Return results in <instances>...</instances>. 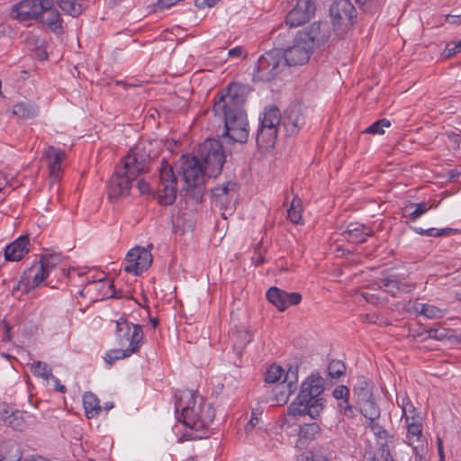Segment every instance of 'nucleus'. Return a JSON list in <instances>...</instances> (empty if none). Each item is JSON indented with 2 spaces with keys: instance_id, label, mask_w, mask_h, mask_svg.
Listing matches in <instances>:
<instances>
[{
  "instance_id": "f8f14e48",
  "label": "nucleus",
  "mask_w": 461,
  "mask_h": 461,
  "mask_svg": "<svg viewBox=\"0 0 461 461\" xmlns=\"http://www.w3.org/2000/svg\"><path fill=\"white\" fill-rule=\"evenodd\" d=\"M206 150L201 151V160L206 174L209 177L219 176L222 170V167L226 162V154L223 146H204Z\"/></svg>"
},
{
  "instance_id": "9b49d317",
  "label": "nucleus",
  "mask_w": 461,
  "mask_h": 461,
  "mask_svg": "<svg viewBox=\"0 0 461 461\" xmlns=\"http://www.w3.org/2000/svg\"><path fill=\"white\" fill-rule=\"evenodd\" d=\"M152 248L153 245L149 244L148 248L138 246L131 249L126 256V266L124 267V270L135 276H138L141 272L147 270L153 261V257L150 253V249Z\"/></svg>"
},
{
  "instance_id": "dca6fc26",
  "label": "nucleus",
  "mask_w": 461,
  "mask_h": 461,
  "mask_svg": "<svg viewBox=\"0 0 461 461\" xmlns=\"http://www.w3.org/2000/svg\"><path fill=\"white\" fill-rule=\"evenodd\" d=\"M115 324H116L115 336H116V339L120 345H125L126 343H129L128 348H132L133 334L135 335L136 332H138V333L140 332V338L138 341V351H139L143 343V339H144L141 326L135 325V324L130 322L124 317H121L119 320H117L115 321Z\"/></svg>"
},
{
  "instance_id": "052dcab7",
  "label": "nucleus",
  "mask_w": 461,
  "mask_h": 461,
  "mask_svg": "<svg viewBox=\"0 0 461 461\" xmlns=\"http://www.w3.org/2000/svg\"><path fill=\"white\" fill-rule=\"evenodd\" d=\"M220 0H195L194 5L198 9H203L205 7L214 6Z\"/></svg>"
},
{
  "instance_id": "de8ad7c7",
  "label": "nucleus",
  "mask_w": 461,
  "mask_h": 461,
  "mask_svg": "<svg viewBox=\"0 0 461 461\" xmlns=\"http://www.w3.org/2000/svg\"><path fill=\"white\" fill-rule=\"evenodd\" d=\"M391 122L388 119H380L375 122H373L370 126H368L362 133H369V134H384V128L390 127Z\"/></svg>"
},
{
  "instance_id": "6e6d98bb",
  "label": "nucleus",
  "mask_w": 461,
  "mask_h": 461,
  "mask_svg": "<svg viewBox=\"0 0 461 461\" xmlns=\"http://www.w3.org/2000/svg\"><path fill=\"white\" fill-rule=\"evenodd\" d=\"M368 426L370 427V429H372V431L374 432V434L375 436H377L381 438H384L386 437V435H387L386 430L381 425H379V423L377 422V420H369Z\"/></svg>"
},
{
  "instance_id": "72a5a7b5",
  "label": "nucleus",
  "mask_w": 461,
  "mask_h": 461,
  "mask_svg": "<svg viewBox=\"0 0 461 461\" xmlns=\"http://www.w3.org/2000/svg\"><path fill=\"white\" fill-rule=\"evenodd\" d=\"M93 287H95V289L104 290L101 300L104 297L105 298L119 297L117 295V294L113 291V284L112 282L104 281V280H99L97 282H93V283L89 284L87 287H86L84 290L80 291V295L83 296L85 291H86L87 293L90 292Z\"/></svg>"
},
{
  "instance_id": "774afa93",
  "label": "nucleus",
  "mask_w": 461,
  "mask_h": 461,
  "mask_svg": "<svg viewBox=\"0 0 461 461\" xmlns=\"http://www.w3.org/2000/svg\"><path fill=\"white\" fill-rule=\"evenodd\" d=\"M382 456L384 461H394L389 450L383 449Z\"/></svg>"
},
{
  "instance_id": "423d86ee",
  "label": "nucleus",
  "mask_w": 461,
  "mask_h": 461,
  "mask_svg": "<svg viewBox=\"0 0 461 461\" xmlns=\"http://www.w3.org/2000/svg\"><path fill=\"white\" fill-rule=\"evenodd\" d=\"M333 29L340 37L352 30L357 22V12L349 0H337L330 7Z\"/></svg>"
},
{
  "instance_id": "b1692460",
  "label": "nucleus",
  "mask_w": 461,
  "mask_h": 461,
  "mask_svg": "<svg viewBox=\"0 0 461 461\" xmlns=\"http://www.w3.org/2000/svg\"><path fill=\"white\" fill-rule=\"evenodd\" d=\"M346 239L353 243H361L366 241V237L372 236L373 231L367 226L358 222H351L348 225L344 232Z\"/></svg>"
},
{
  "instance_id": "13d9d810",
  "label": "nucleus",
  "mask_w": 461,
  "mask_h": 461,
  "mask_svg": "<svg viewBox=\"0 0 461 461\" xmlns=\"http://www.w3.org/2000/svg\"><path fill=\"white\" fill-rule=\"evenodd\" d=\"M136 181V186L140 194H148L150 191L149 184L146 182L143 178H138Z\"/></svg>"
},
{
  "instance_id": "20e7f679",
  "label": "nucleus",
  "mask_w": 461,
  "mask_h": 461,
  "mask_svg": "<svg viewBox=\"0 0 461 461\" xmlns=\"http://www.w3.org/2000/svg\"><path fill=\"white\" fill-rule=\"evenodd\" d=\"M151 162L144 147L133 146L124 157L122 166L118 167L108 185L110 198H121L130 194L132 183L140 174L149 170Z\"/></svg>"
},
{
  "instance_id": "e433bc0d",
  "label": "nucleus",
  "mask_w": 461,
  "mask_h": 461,
  "mask_svg": "<svg viewBox=\"0 0 461 461\" xmlns=\"http://www.w3.org/2000/svg\"><path fill=\"white\" fill-rule=\"evenodd\" d=\"M359 405L361 413L365 416V418L368 420H378L380 417V409L378 405L375 403V400H369L367 402H362Z\"/></svg>"
},
{
  "instance_id": "6e6552de",
  "label": "nucleus",
  "mask_w": 461,
  "mask_h": 461,
  "mask_svg": "<svg viewBox=\"0 0 461 461\" xmlns=\"http://www.w3.org/2000/svg\"><path fill=\"white\" fill-rule=\"evenodd\" d=\"M177 192V180L173 168L162 160L156 189L158 202L162 205H171L176 201Z\"/></svg>"
},
{
  "instance_id": "1a4fd4ad",
  "label": "nucleus",
  "mask_w": 461,
  "mask_h": 461,
  "mask_svg": "<svg viewBox=\"0 0 461 461\" xmlns=\"http://www.w3.org/2000/svg\"><path fill=\"white\" fill-rule=\"evenodd\" d=\"M300 41H305L313 51L326 46L330 37V28L327 22H314L297 32Z\"/></svg>"
},
{
  "instance_id": "ddd939ff",
  "label": "nucleus",
  "mask_w": 461,
  "mask_h": 461,
  "mask_svg": "<svg viewBox=\"0 0 461 461\" xmlns=\"http://www.w3.org/2000/svg\"><path fill=\"white\" fill-rule=\"evenodd\" d=\"M215 204L224 210L221 213L224 219L231 215L236 204L237 185L233 182H227L212 190Z\"/></svg>"
},
{
  "instance_id": "473e14b6",
  "label": "nucleus",
  "mask_w": 461,
  "mask_h": 461,
  "mask_svg": "<svg viewBox=\"0 0 461 461\" xmlns=\"http://www.w3.org/2000/svg\"><path fill=\"white\" fill-rule=\"evenodd\" d=\"M413 309L416 312L425 316L428 319H441L445 315V311L434 305L415 303Z\"/></svg>"
},
{
  "instance_id": "a18cd8bd",
  "label": "nucleus",
  "mask_w": 461,
  "mask_h": 461,
  "mask_svg": "<svg viewBox=\"0 0 461 461\" xmlns=\"http://www.w3.org/2000/svg\"><path fill=\"white\" fill-rule=\"evenodd\" d=\"M302 203L297 197H294L292 201L291 206L287 211L288 218L293 223L298 224L302 220L301 215Z\"/></svg>"
},
{
  "instance_id": "49530a36",
  "label": "nucleus",
  "mask_w": 461,
  "mask_h": 461,
  "mask_svg": "<svg viewBox=\"0 0 461 461\" xmlns=\"http://www.w3.org/2000/svg\"><path fill=\"white\" fill-rule=\"evenodd\" d=\"M432 207L433 205L428 207L426 203H411L405 208V212L409 213V217L415 221Z\"/></svg>"
},
{
  "instance_id": "7ed1b4c3",
  "label": "nucleus",
  "mask_w": 461,
  "mask_h": 461,
  "mask_svg": "<svg viewBox=\"0 0 461 461\" xmlns=\"http://www.w3.org/2000/svg\"><path fill=\"white\" fill-rule=\"evenodd\" d=\"M176 411H180L179 420L192 429L191 432H185L178 441H187L203 438V436L198 432L207 428L213 420L214 411L210 403L203 397L194 394L192 392H185L176 403Z\"/></svg>"
},
{
  "instance_id": "37998d69",
  "label": "nucleus",
  "mask_w": 461,
  "mask_h": 461,
  "mask_svg": "<svg viewBox=\"0 0 461 461\" xmlns=\"http://www.w3.org/2000/svg\"><path fill=\"white\" fill-rule=\"evenodd\" d=\"M294 393V390H292L289 387H286V385L283 383H280L276 384L274 388V393L276 396V404H283L287 402L289 396Z\"/></svg>"
},
{
  "instance_id": "c756f323",
  "label": "nucleus",
  "mask_w": 461,
  "mask_h": 461,
  "mask_svg": "<svg viewBox=\"0 0 461 461\" xmlns=\"http://www.w3.org/2000/svg\"><path fill=\"white\" fill-rule=\"evenodd\" d=\"M379 288H384L385 292L396 296L398 293L406 292L408 285L401 283L394 276L382 278L378 284Z\"/></svg>"
},
{
  "instance_id": "aec40b11",
  "label": "nucleus",
  "mask_w": 461,
  "mask_h": 461,
  "mask_svg": "<svg viewBox=\"0 0 461 461\" xmlns=\"http://www.w3.org/2000/svg\"><path fill=\"white\" fill-rule=\"evenodd\" d=\"M55 5L50 0H45L44 13H42L38 22L47 26L55 34L60 35L64 32L63 19L59 11L54 6Z\"/></svg>"
},
{
  "instance_id": "39448f33",
  "label": "nucleus",
  "mask_w": 461,
  "mask_h": 461,
  "mask_svg": "<svg viewBox=\"0 0 461 461\" xmlns=\"http://www.w3.org/2000/svg\"><path fill=\"white\" fill-rule=\"evenodd\" d=\"M180 171L185 184V195L196 203L202 202L207 174L201 160L196 157L183 155L180 158Z\"/></svg>"
},
{
  "instance_id": "c9c22d12",
  "label": "nucleus",
  "mask_w": 461,
  "mask_h": 461,
  "mask_svg": "<svg viewBox=\"0 0 461 461\" xmlns=\"http://www.w3.org/2000/svg\"><path fill=\"white\" fill-rule=\"evenodd\" d=\"M278 129L277 128H265L258 126L256 141L257 144L266 143V144H275L277 139Z\"/></svg>"
},
{
  "instance_id": "6ab92c4d",
  "label": "nucleus",
  "mask_w": 461,
  "mask_h": 461,
  "mask_svg": "<svg viewBox=\"0 0 461 461\" xmlns=\"http://www.w3.org/2000/svg\"><path fill=\"white\" fill-rule=\"evenodd\" d=\"M422 420H410L404 422L407 428V438L410 445H413V452L415 453V460L421 461L426 452L422 440Z\"/></svg>"
},
{
  "instance_id": "4d7b16f0",
  "label": "nucleus",
  "mask_w": 461,
  "mask_h": 461,
  "mask_svg": "<svg viewBox=\"0 0 461 461\" xmlns=\"http://www.w3.org/2000/svg\"><path fill=\"white\" fill-rule=\"evenodd\" d=\"M428 337L438 340H443L447 338L446 330L444 329H429L427 330Z\"/></svg>"
},
{
  "instance_id": "cd10ccee",
  "label": "nucleus",
  "mask_w": 461,
  "mask_h": 461,
  "mask_svg": "<svg viewBox=\"0 0 461 461\" xmlns=\"http://www.w3.org/2000/svg\"><path fill=\"white\" fill-rule=\"evenodd\" d=\"M397 403L402 411V418L404 419V422H409L410 420H422L421 416L417 412L416 408L407 395H403L401 398H398Z\"/></svg>"
},
{
  "instance_id": "69168bd1",
  "label": "nucleus",
  "mask_w": 461,
  "mask_h": 461,
  "mask_svg": "<svg viewBox=\"0 0 461 461\" xmlns=\"http://www.w3.org/2000/svg\"><path fill=\"white\" fill-rule=\"evenodd\" d=\"M51 378H52V380H53V382H54V384H55L56 389H57L59 392L62 393H66V391H67L66 386H65V385H63V384H60V382H59V380L58 378L53 377V376H52Z\"/></svg>"
},
{
  "instance_id": "338daca9",
  "label": "nucleus",
  "mask_w": 461,
  "mask_h": 461,
  "mask_svg": "<svg viewBox=\"0 0 461 461\" xmlns=\"http://www.w3.org/2000/svg\"><path fill=\"white\" fill-rule=\"evenodd\" d=\"M312 461H330V460L322 453H316L312 457Z\"/></svg>"
},
{
  "instance_id": "c85d7f7f",
  "label": "nucleus",
  "mask_w": 461,
  "mask_h": 461,
  "mask_svg": "<svg viewBox=\"0 0 461 461\" xmlns=\"http://www.w3.org/2000/svg\"><path fill=\"white\" fill-rule=\"evenodd\" d=\"M281 122L280 111L276 106L267 108L264 113L263 118L259 120V126L271 128H277Z\"/></svg>"
},
{
  "instance_id": "2eb2a0df",
  "label": "nucleus",
  "mask_w": 461,
  "mask_h": 461,
  "mask_svg": "<svg viewBox=\"0 0 461 461\" xmlns=\"http://www.w3.org/2000/svg\"><path fill=\"white\" fill-rule=\"evenodd\" d=\"M315 12V0H297L295 6L286 14L285 23L291 28L299 27L308 23Z\"/></svg>"
},
{
  "instance_id": "f257e3e1",
  "label": "nucleus",
  "mask_w": 461,
  "mask_h": 461,
  "mask_svg": "<svg viewBox=\"0 0 461 461\" xmlns=\"http://www.w3.org/2000/svg\"><path fill=\"white\" fill-rule=\"evenodd\" d=\"M250 89L248 85L230 83L223 88L214 101L213 112L223 117L221 134L207 137L203 144H246L249 137V122L244 108Z\"/></svg>"
},
{
  "instance_id": "c03bdc74",
  "label": "nucleus",
  "mask_w": 461,
  "mask_h": 461,
  "mask_svg": "<svg viewBox=\"0 0 461 461\" xmlns=\"http://www.w3.org/2000/svg\"><path fill=\"white\" fill-rule=\"evenodd\" d=\"M231 339L236 348H242L252 340L251 334L246 330H235L231 332Z\"/></svg>"
},
{
  "instance_id": "58836bf2",
  "label": "nucleus",
  "mask_w": 461,
  "mask_h": 461,
  "mask_svg": "<svg viewBox=\"0 0 461 461\" xmlns=\"http://www.w3.org/2000/svg\"><path fill=\"white\" fill-rule=\"evenodd\" d=\"M48 273L40 263L32 265L27 272L28 279H32L34 286L41 285L48 276Z\"/></svg>"
},
{
  "instance_id": "8fccbe9b",
  "label": "nucleus",
  "mask_w": 461,
  "mask_h": 461,
  "mask_svg": "<svg viewBox=\"0 0 461 461\" xmlns=\"http://www.w3.org/2000/svg\"><path fill=\"white\" fill-rule=\"evenodd\" d=\"M329 375L331 378H339L346 372V366L340 360H332L328 367Z\"/></svg>"
},
{
  "instance_id": "0eeeda50",
  "label": "nucleus",
  "mask_w": 461,
  "mask_h": 461,
  "mask_svg": "<svg viewBox=\"0 0 461 461\" xmlns=\"http://www.w3.org/2000/svg\"><path fill=\"white\" fill-rule=\"evenodd\" d=\"M282 57V50H273L264 53L257 62L253 79L255 81H271L285 67V62Z\"/></svg>"
},
{
  "instance_id": "bb28decb",
  "label": "nucleus",
  "mask_w": 461,
  "mask_h": 461,
  "mask_svg": "<svg viewBox=\"0 0 461 461\" xmlns=\"http://www.w3.org/2000/svg\"><path fill=\"white\" fill-rule=\"evenodd\" d=\"M39 112V107L30 101L20 102L13 107V113L21 119H33Z\"/></svg>"
},
{
  "instance_id": "a19ab883",
  "label": "nucleus",
  "mask_w": 461,
  "mask_h": 461,
  "mask_svg": "<svg viewBox=\"0 0 461 461\" xmlns=\"http://www.w3.org/2000/svg\"><path fill=\"white\" fill-rule=\"evenodd\" d=\"M333 396L341 400L342 402L339 404L340 410L344 409V414H348V411H351V406L348 404V397L349 394V390L345 385H339L333 390Z\"/></svg>"
},
{
  "instance_id": "680f3d73",
  "label": "nucleus",
  "mask_w": 461,
  "mask_h": 461,
  "mask_svg": "<svg viewBox=\"0 0 461 461\" xmlns=\"http://www.w3.org/2000/svg\"><path fill=\"white\" fill-rule=\"evenodd\" d=\"M259 422V419L257 417L255 413H252L250 420L247 423L245 427L246 432H250Z\"/></svg>"
},
{
  "instance_id": "f704fd0d",
  "label": "nucleus",
  "mask_w": 461,
  "mask_h": 461,
  "mask_svg": "<svg viewBox=\"0 0 461 461\" xmlns=\"http://www.w3.org/2000/svg\"><path fill=\"white\" fill-rule=\"evenodd\" d=\"M354 393L358 404L374 399L370 384L365 379H361L357 382L354 387Z\"/></svg>"
},
{
  "instance_id": "4468645a",
  "label": "nucleus",
  "mask_w": 461,
  "mask_h": 461,
  "mask_svg": "<svg viewBox=\"0 0 461 461\" xmlns=\"http://www.w3.org/2000/svg\"><path fill=\"white\" fill-rule=\"evenodd\" d=\"M313 50L306 45L305 41H300L299 35H295L294 43L286 50H282V57L285 62V66H302L306 64Z\"/></svg>"
},
{
  "instance_id": "0e129e2a",
  "label": "nucleus",
  "mask_w": 461,
  "mask_h": 461,
  "mask_svg": "<svg viewBox=\"0 0 461 461\" xmlns=\"http://www.w3.org/2000/svg\"><path fill=\"white\" fill-rule=\"evenodd\" d=\"M446 21L451 24H461V15H447Z\"/></svg>"
},
{
  "instance_id": "a878e982",
  "label": "nucleus",
  "mask_w": 461,
  "mask_h": 461,
  "mask_svg": "<svg viewBox=\"0 0 461 461\" xmlns=\"http://www.w3.org/2000/svg\"><path fill=\"white\" fill-rule=\"evenodd\" d=\"M23 456L20 446L7 440L0 443V461H21Z\"/></svg>"
},
{
  "instance_id": "603ef678",
  "label": "nucleus",
  "mask_w": 461,
  "mask_h": 461,
  "mask_svg": "<svg viewBox=\"0 0 461 461\" xmlns=\"http://www.w3.org/2000/svg\"><path fill=\"white\" fill-rule=\"evenodd\" d=\"M297 381H298V368L297 366L294 367L291 366L287 370L285 380L283 381V384L286 385V387L291 388L292 390L295 391L297 388Z\"/></svg>"
},
{
  "instance_id": "5701e85b",
  "label": "nucleus",
  "mask_w": 461,
  "mask_h": 461,
  "mask_svg": "<svg viewBox=\"0 0 461 461\" xmlns=\"http://www.w3.org/2000/svg\"><path fill=\"white\" fill-rule=\"evenodd\" d=\"M30 240L27 236H21L6 246L5 258L8 261H19L29 252Z\"/></svg>"
},
{
  "instance_id": "9d476101",
  "label": "nucleus",
  "mask_w": 461,
  "mask_h": 461,
  "mask_svg": "<svg viewBox=\"0 0 461 461\" xmlns=\"http://www.w3.org/2000/svg\"><path fill=\"white\" fill-rule=\"evenodd\" d=\"M45 0H22L12 5L10 17L19 22L38 21L44 13Z\"/></svg>"
},
{
  "instance_id": "4be33fe9",
  "label": "nucleus",
  "mask_w": 461,
  "mask_h": 461,
  "mask_svg": "<svg viewBox=\"0 0 461 461\" xmlns=\"http://www.w3.org/2000/svg\"><path fill=\"white\" fill-rule=\"evenodd\" d=\"M65 158L66 153L60 149H56L54 146H49L46 149L44 152V158L47 161L50 176L52 179L50 186H53L54 182L59 179L62 169V161Z\"/></svg>"
},
{
  "instance_id": "7c9ffc66",
  "label": "nucleus",
  "mask_w": 461,
  "mask_h": 461,
  "mask_svg": "<svg viewBox=\"0 0 461 461\" xmlns=\"http://www.w3.org/2000/svg\"><path fill=\"white\" fill-rule=\"evenodd\" d=\"M54 2L66 14L72 17L79 16L82 12L80 0H50Z\"/></svg>"
},
{
  "instance_id": "f03ea898",
  "label": "nucleus",
  "mask_w": 461,
  "mask_h": 461,
  "mask_svg": "<svg viewBox=\"0 0 461 461\" xmlns=\"http://www.w3.org/2000/svg\"><path fill=\"white\" fill-rule=\"evenodd\" d=\"M323 390L324 380L317 374H312L303 382L299 394L287 408V413L281 424L283 432L289 436L298 435L300 418L308 415L316 419L320 415L325 403L321 396Z\"/></svg>"
},
{
  "instance_id": "3c124183",
  "label": "nucleus",
  "mask_w": 461,
  "mask_h": 461,
  "mask_svg": "<svg viewBox=\"0 0 461 461\" xmlns=\"http://www.w3.org/2000/svg\"><path fill=\"white\" fill-rule=\"evenodd\" d=\"M59 262L60 257L59 255L50 254L41 257L39 263L49 274Z\"/></svg>"
},
{
  "instance_id": "bf43d9fd",
  "label": "nucleus",
  "mask_w": 461,
  "mask_h": 461,
  "mask_svg": "<svg viewBox=\"0 0 461 461\" xmlns=\"http://www.w3.org/2000/svg\"><path fill=\"white\" fill-rule=\"evenodd\" d=\"M0 328H2L4 332L2 340L10 341L12 339L11 326L8 323L5 322L4 321H1Z\"/></svg>"
},
{
  "instance_id": "864d4df0",
  "label": "nucleus",
  "mask_w": 461,
  "mask_h": 461,
  "mask_svg": "<svg viewBox=\"0 0 461 461\" xmlns=\"http://www.w3.org/2000/svg\"><path fill=\"white\" fill-rule=\"evenodd\" d=\"M461 51V41H452L446 45L444 50V56L447 59L454 57L456 53Z\"/></svg>"
},
{
  "instance_id": "4c0bfd02",
  "label": "nucleus",
  "mask_w": 461,
  "mask_h": 461,
  "mask_svg": "<svg viewBox=\"0 0 461 461\" xmlns=\"http://www.w3.org/2000/svg\"><path fill=\"white\" fill-rule=\"evenodd\" d=\"M363 13L374 15L379 13L385 0H356Z\"/></svg>"
},
{
  "instance_id": "393cba45",
  "label": "nucleus",
  "mask_w": 461,
  "mask_h": 461,
  "mask_svg": "<svg viewBox=\"0 0 461 461\" xmlns=\"http://www.w3.org/2000/svg\"><path fill=\"white\" fill-rule=\"evenodd\" d=\"M140 338V332H136L135 335L133 334V343L132 348H127L125 349H113L106 353L105 355V362L108 365H113L116 360L123 359L125 357H128L131 356L134 353L138 352V341Z\"/></svg>"
},
{
  "instance_id": "79ce46f5",
  "label": "nucleus",
  "mask_w": 461,
  "mask_h": 461,
  "mask_svg": "<svg viewBox=\"0 0 461 461\" xmlns=\"http://www.w3.org/2000/svg\"><path fill=\"white\" fill-rule=\"evenodd\" d=\"M31 371L33 373L34 375L40 376L46 381L52 377L51 369L49 367L46 362H34L33 364H32Z\"/></svg>"
},
{
  "instance_id": "09e8293b",
  "label": "nucleus",
  "mask_w": 461,
  "mask_h": 461,
  "mask_svg": "<svg viewBox=\"0 0 461 461\" xmlns=\"http://www.w3.org/2000/svg\"><path fill=\"white\" fill-rule=\"evenodd\" d=\"M283 374L284 370L280 366L272 365L265 374V381L268 384H274L282 377Z\"/></svg>"
},
{
  "instance_id": "2f4dec72",
  "label": "nucleus",
  "mask_w": 461,
  "mask_h": 461,
  "mask_svg": "<svg viewBox=\"0 0 461 461\" xmlns=\"http://www.w3.org/2000/svg\"><path fill=\"white\" fill-rule=\"evenodd\" d=\"M83 403L88 419L99 414L101 411L99 400L93 393L87 392L83 395Z\"/></svg>"
},
{
  "instance_id": "412c9836",
  "label": "nucleus",
  "mask_w": 461,
  "mask_h": 461,
  "mask_svg": "<svg viewBox=\"0 0 461 461\" xmlns=\"http://www.w3.org/2000/svg\"><path fill=\"white\" fill-rule=\"evenodd\" d=\"M267 297L281 312L289 305H296L302 301L299 293H286L277 287H271L267 293Z\"/></svg>"
},
{
  "instance_id": "ea45409f",
  "label": "nucleus",
  "mask_w": 461,
  "mask_h": 461,
  "mask_svg": "<svg viewBox=\"0 0 461 461\" xmlns=\"http://www.w3.org/2000/svg\"><path fill=\"white\" fill-rule=\"evenodd\" d=\"M320 430H321V429L317 422L303 423V424L301 423L298 436L300 437V438H304L306 440H312L320 433Z\"/></svg>"
},
{
  "instance_id": "f3484780",
  "label": "nucleus",
  "mask_w": 461,
  "mask_h": 461,
  "mask_svg": "<svg viewBox=\"0 0 461 461\" xmlns=\"http://www.w3.org/2000/svg\"><path fill=\"white\" fill-rule=\"evenodd\" d=\"M0 419L14 429L23 431L32 421L33 417L23 411L14 410L8 404H0Z\"/></svg>"
},
{
  "instance_id": "a211bd4d",
  "label": "nucleus",
  "mask_w": 461,
  "mask_h": 461,
  "mask_svg": "<svg viewBox=\"0 0 461 461\" xmlns=\"http://www.w3.org/2000/svg\"><path fill=\"white\" fill-rule=\"evenodd\" d=\"M281 122L287 136L297 134L302 126L305 124L302 108L297 104L289 106L285 110L283 118H281Z\"/></svg>"
},
{
  "instance_id": "5fc2aeb1",
  "label": "nucleus",
  "mask_w": 461,
  "mask_h": 461,
  "mask_svg": "<svg viewBox=\"0 0 461 461\" xmlns=\"http://www.w3.org/2000/svg\"><path fill=\"white\" fill-rule=\"evenodd\" d=\"M454 231H455V230H453L451 228H444V229L430 228V229H428L425 230L426 236H431V237L447 236Z\"/></svg>"
},
{
  "instance_id": "e2e57ef3",
  "label": "nucleus",
  "mask_w": 461,
  "mask_h": 461,
  "mask_svg": "<svg viewBox=\"0 0 461 461\" xmlns=\"http://www.w3.org/2000/svg\"><path fill=\"white\" fill-rule=\"evenodd\" d=\"M242 53H243L242 47H235L229 50L228 55L230 57L240 58L242 56Z\"/></svg>"
}]
</instances>
